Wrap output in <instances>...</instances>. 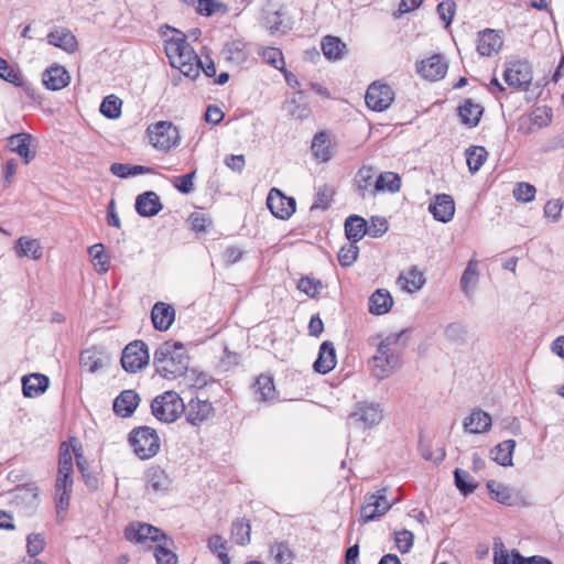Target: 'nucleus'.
Instances as JSON below:
<instances>
[{"label": "nucleus", "mask_w": 564, "mask_h": 564, "mask_svg": "<svg viewBox=\"0 0 564 564\" xmlns=\"http://www.w3.org/2000/svg\"><path fill=\"white\" fill-rule=\"evenodd\" d=\"M171 36L165 40V53L172 67L178 69L184 76L196 79L200 70L207 77L216 75V66L208 56L200 59L191 47L186 35L175 29H172Z\"/></svg>", "instance_id": "obj_1"}, {"label": "nucleus", "mask_w": 564, "mask_h": 564, "mask_svg": "<svg viewBox=\"0 0 564 564\" xmlns=\"http://www.w3.org/2000/svg\"><path fill=\"white\" fill-rule=\"evenodd\" d=\"M404 334L405 330L391 333L379 341L376 354L369 359L370 372L377 380L389 378L402 366Z\"/></svg>", "instance_id": "obj_2"}, {"label": "nucleus", "mask_w": 564, "mask_h": 564, "mask_svg": "<svg viewBox=\"0 0 564 564\" xmlns=\"http://www.w3.org/2000/svg\"><path fill=\"white\" fill-rule=\"evenodd\" d=\"M156 372L169 380L183 376L188 367V355L181 343L165 341L154 352Z\"/></svg>", "instance_id": "obj_3"}, {"label": "nucleus", "mask_w": 564, "mask_h": 564, "mask_svg": "<svg viewBox=\"0 0 564 564\" xmlns=\"http://www.w3.org/2000/svg\"><path fill=\"white\" fill-rule=\"evenodd\" d=\"M129 443L134 454L141 459L155 456L160 449V437L155 430L149 426H140L129 435Z\"/></svg>", "instance_id": "obj_4"}, {"label": "nucleus", "mask_w": 564, "mask_h": 564, "mask_svg": "<svg viewBox=\"0 0 564 564\" xmlns=\"http://www.w3.org/2000/svg\"><path fill=\"white\" fill-rule=\"evenodd\" d=\"M151 410L158 420L172 423L183 413L184 402L175 391H166L152 401Z\"/></svg>", "instance_id": "obj_5"}, {"label": "nucleus", "mask_w": 564, "mask_h": 564, "mask_svg": "<svg viewBox=\"0 0 564 564\" xmlns=\"http://www.w3.org/2000/svg\"><path fill=\"white\" fill-rule=\"evenodd\" d=\"M150 144L162 152H167L178 145L180 133L177 128L170 121H158L147 129Z\"/></svg>", "instance_id": "obj_6"}, {"label": "nucleus", "mask_w": 564, "mask_h": 564, "mask_svg": "<svg viewBox=\"0 0 564 564\" xmlns=\"http://www.w3.org/2000/svg\"><path fill=\"white\" fill-rule=\"evenodd\" d=\"M388 491L389 489L387 487H382L366 497V500L360 508V518L362 522H369L384 516L392 506L397 503L398 499H388Z\"/></svg>", "instance_id": "obj_7"}, {"label": "nucleus", "mask_w": 564, "mask_h": 564, "mask_svg": "<svg viewBox=\"0 0 564 564\" xmlns=\"http://www.w3.org/2000/svg\"><path fill=\"white\" fill-rule=\"evenodd\" d=\"M383 414L379 403L359 402L348 416V424L366 430L378 425Z\"/></svg>", "instance_id": "obj_8"}, {"label": "nucleus", "mask_w": 564, "mask_h": 564, "mask_svg": "<svg viewBox=\"0 0 564 564\" xmlns=\"http://www.w3.org/2000/svg\"><path fill=\"white\" fill-rule=\"evenodd\" d=\"M148 346L142 340H135L126 346L121 356V365L128 372L134 373L149 362Z\"/></svg>", "instance_id": "obj_9"}, {"label": "nucleus", "mask_w": 564, "mask_h": 564, "mask_svg": "<svg viewBox=\"0 0 564 564\" xmlns=\"http://www.w3.org/2000/svg\"><path fill=\"white\" fill-rule=\"evenodd\" d=\"M128 541L148 545L149 542L166 541V535L156 527L143 522H132L124 530Z\"/></svg>", "instance_id": "obj_10"}, {"label": "nucleus", "mask_w": 564, "mask_h": 564, "mask_svg": "<svg viewBox=\"0 0 564 564\" xmlns=\"http://www.w3.org/2000/svg\"><path fill=\"white\" fill-rule=\"evenodd\" d=\"M503 79L512 88L528 90L532 82L531 66L527 62H511L506 66Z\"/></svg>", "instance_id": "obj_11"}, {"label": "nucleus", "mask_w": 564, "mask_h": 564, "mask_svg": "<svg viewBox=\"0 0 564 564\" xmlns=\"http://www.w3.org/2000/svg\"><path fill=\"white\" fill-rule=\"evenodd\" d=\"M394 100V91L389 85L378 82L372 83L365 96L367 106L373 111H383L390 107Z\"/></svg>", "instance_id": "obj_12"}, {"label": "nucleus", "mask_w": 564, "mask_h": 564, "mask_svg": "<svg viewBox=\"0 0 564 564\" xmlns=\"http://www.w3.org/2000/svg\"><path fill=\"white\" fill-rule=\"evenodd\" d=\"M183 413L191 425L199 426L214 415V406L207 399L196 397L192 398L187 404L184 403Z\"/></svg>", "instance_id": "obj_13"}, {"label": "nucleus", "mask_w": 564, "mask_h": 564, "mask_svg": "<svg viewBox=\"0 0 564 564\" xmlns=\"http://www.w3.org/2000/svg\"><path fill=\"white\" fill-rule=\"evenodd\" d=\"M267 206L270 212L280 219H288L295 212L294 198L285 196L278 188L270 189L267 197Z\"/></svg>", "instance_id": "obj_14"}, {"label": "nucleus", "mask_w": 564, "mask_h": 564, "mask_svg": "<svg viewBox=\"0 0 564 564\" xmlns=\"http://www.w3.org/2000/svg\"><path fill=\"white\" fill-rule=\"evenodd\" d=\"M448 65L445 58L440 54H434L426 59L421 61L417 66V73L425 79L436 82L442 79L447 73Z\"/></svg>", "instance_id": "obj_15"}, {"label": "nucleus", "mask_w": 564, "mask_h": 564, "mask_svg": "<svg viewBox=\"0 0 564 564\" xmlns=\"http://www.w3.org/2000/svg\"><path fill=\"white\" fill-rule=\"evenodd\" d=\"M144 479L147 491L156 495L166 494L172 486V479L166 474V471L159 466H152L148 468L144 475Z\"/></svg>", "instance_id": "obj_16"}, {"label": "nucleus", "mask_w": 564, "mask_h": 564, "mask_svg": "<svg viewBox=\"0 0 564 564\" xmlns=\"http://www.w3.org/2000/svg\"><path fill=\"white\" fill-rule=\"evenodd\" d=\"M429 210L441 223H448L455 214V203L451 195L437 194L430 203Z\"/></svg>", "instance_id": "obj_17"}, {"label": "nucleus", "mask_w": 564, "mask_h": 564, "mask_svg": "<svg viewBox=\"0 0 564 564\" xmlns=\"http://www.w3.org/2000/svg\"><path fill=\"white\" fill-rule=\"evenodd\" d=\"M502 37L491 29H486L478 33L477 52L481 56H491L497 54L502 47Z\"/></svg>", "instance_id": "obj_18"}, {"label": "nucleus", "mask_w": 564, "mask_h": 564, "mask_svg": "<svg viewBox=\"0 0 564 564\" xmlns=\"http://www.w3.org/2000/svg\"><path fill=\"white\" fill-rule=\"evenodd\" d=\"M336 364L337 359L334 344L326 340L319 347L318 356L313 368L316 372L325 375L332 371Z\"/></svg>", "instance_id": "obj_19"}, {"label": "nucleus", "mask_w": 564, "mask_h": 564, "mask_svg": "<svg viewBox=\"0 0 564 564\" xmlns=\"http://www.w3.org/2000/svg\"><path fill=\"white\" fill-rule=\"evenodd\" d=\"M162 208L159 195L152 191L140 194L135 199V210L143 217L155 216Z\"/></svg>", "instance_id": "obj_20"}, {"label": "nucleus", "mask_w": 564, "mask_h": 564, "mask_svg": "<svg viewBox=\"0 0 564 564\" xmlns=\"http://www.w3.org/2000/svg\"><path fill=\"white\" fill-rule=\"evenodd\" d=\"M175 318V311L173 306L165 304L163 302H158L154 304L151 312V319L153 326L158 330H167Z\"/></svg>", "instance_id": "obj_21"}, {"label": "nucleus", "mask_w": 564, "mask_h": 564, "mask_svg": "<svg viewBox=\"0 0 564 564\" xmlns=\"http://www.w3.org/2000/svg\"><path fill=\"white\" fill-rule=\"evenodd\" d=\"M47 42L67 53H74L78 43L75 35L65 28H57L47 34Z\"/></svg>", "instance_id": "obj_22"}, {"label": "nucleus", "mask_w": 564, "mask_h": 564, "mask_svg": "<svg viewBox=\"0 0 564 564\" xmlns=\"http://www.w3.org/2000/svg\"><path fill=\"white\" fill-rule=\"evenodd\" d=\"M376 171L371 166H362L356 174L355 185L361 198L367 196H375V178Z\"/></svg>", "instance_id": "obj_23"}, {"label": "nucleus", "mask_w": 564, "mask_h": 564, "mask_svg": "<svg viewBox=\"0 0 564 564\" xmlns=\"http://www.w3.org/2000/svg\"><path fill=\"white\" fill-rule=\"evenodd\" d=\"M42 80L47 89L59 90L69 84L70 76L63 66L56 65L43 73Z\"/></svg>", "instance_id": "obj_24"}, {"label": "nucleus", "mask_w": 564, "mask_h": 564, "mask_svg": "<svg viewBox=\"0 0 564 564\" xmlns=\"http://www.w3.org/2000/svg\"><path fill=\"white\" fill-rule=\"evenodd\" d=\"M140 398L133 390L122 391L113 401V411L121 417L130 416L139 404Z\"/></svg>", "instance_id": "obj_25"}, {"label": "nucleus", "mask_w": 564, "mask_h": 564, "mask_svg": "<svg viewBox=\"0 0 564 564\" xmlns=\"http://www.w3.org/2000/svg\"><path fill=\"white\" fill-rule=\"evenodd\" d=\"M31 140L29 133H17L8 139L9 149L18 153L25 164H29L35 158V152L30 150Z\"/></svg>", "instance_id": "obj_26"}, {"label": "nucleus", "mask_w": 564, "mask_h": 564, "mask_svg": "<svg viewBox=\"0 0 564 564\" xmlns=\"http://www.w3.org/2000/svg\"><path fill=\"white\" fill-rule=\"evenodd\" d=\"M13 250L18 258H30L32 260H39L42 258L43 248L37 239H32L29 237H20L14 246Z\"/></svg>", "instance_id": "obj_27"}, {"label": "nucleus", "mask_w": 564, "mask_h": 564, "mask_svg": "<svg viewBox=\"0 0 564 564\" xmlns=\"http://www.w3.org/2000/svg\"><path fill=\"white\" fill-rule=\"evenodd\" d=\"M398 284L403 291L414 293L423 288L425 284V278L423 272H421L416 267H412L399 275Z\"/></svg>", "instance_id": "obj_28"}, {"label": "nucleus", "mask_w": 564, "mask_h": 564, "mask_svg": "<svg viewBox=\"0 0 564 564\" xmlns=\"http://www.w3.org/2000/svg\"><path fill=\"white\" fill-rule=\"evenodd\" d=\"M368 305L371 314L383 315L391 310L393 299L388 290L378 289L370 295Z\"/></svg>", "instance_id": "obj_29"}, {"label": "nucleus", "mask_w": 564, "mask_h": 564, "mask_svg": "<svg viewBox=\"0 0 564 564\" xmlns=\"http://www.w3.org/2000/svg\"><path fill=\"white\" fill-rule=\"evenodd\" d=\"M48 387V378L41 373H32L22 378L23 394L28 398L37 397Z\"/></svg>", "instance_id": "obj_30"}, {"label": "nucleus", "mask_w": 564, "mask_h": 564, "mask_svg": "<svg viewBox=\"0 0 564 564\" xmlns=\"http://www.w3.org/2000/svg\"><path fill=\"white\" fill-rule=\"evenodd\" d=\"M491 426V416L481 410L473 411L465 420H464V429L469 433H482L489 430Z\"/></svg>", "instance_id": "obj_31"}, {"label": "nucleus", "mask_w": 564, "mask_h": 564, "mask_svg": "<svg viewBox=\"0 0 564 564\" xmlns=\"http://www.w3.org/2000/svg\"><path fill=\"white\" fill-rule=\"evenodd\" d=\"M223 55L226 61L240 65L248 58V45L243 41L235 40L227 43L223 50Z\"/></svg>", "instance_id": "obj_32"}, {"label": "nucleus", "mask_w": 564, "mask_h": 564, "mask_svg": "<svg viewBox=\"0 0 564 564\" xmlns=\"http://www.w3.org/2000/svg\"><path fill=\"white\" fill-rule=\"evenodd\" d=\"M345 234L348 240L356 243L367 234V221L358 215L349 216L345 221Z\"/></svg>", "instance_id": "obj_33"}, {"label": "nucleus", "mask_w": 564, "mask_h": 564, "mask_svg": "<svg viewBox=\"0 0 564 564\" xmlns=\"http://www.w3.org/2000/svg\"><path fill=\"white\" fill-rule=\"evenodd\" d=\"M516 447L513 440H507L496 445L491 451V458L500 466H512V455Z\"/></svg>", "instance_id": "obj_34"}, {"label": "nucleus", "mask_w": 564, "mask_h": 564, "mask_svg": "<svg viewBox=\"0 0 564 564\" xmlns=\"http://www.w3.org/2000/svg\"><path fill=\"white\" fill-rule=\"evenodd\" d=\"M482 111V107L479 104L473 102L470 99L465 100L464 104L458 108L462 122L469 127H475L478 124Z\"/></svg>", "instance_id": "obj_35"}, {"label": "nucleus", "mask_w": 564, "mask_h": 564, "mask_svg": "<svg viewBox=\"0 0 564 564\" xmlns=\"http://www.w3.org/2000/svg\"><path fill=\"white\" fill-rule=\"evenodd\" d=\"M401 187V178L393 172H383L375 181V192L397 193Z\"/></svg>", "instance_id": "obj_36"}, {"label": "nucleus", "mask_w": 564, "mask_h": 564, "mask_svg": "<svg viewBox=\"0 0 564 564\" xmlns=\"http://www.w3.org/2000/svg\"><path fill=\"white\" fill-rule=\"evenodd\" d=\"M346 44L337 36L327 35L322 41V51L327 59L336 61L344 56Z\"/></svg>", "instance_id": "obj_37"}, {"label": "nucleus", "mask_w": 564, "mask_h": 564, "mask_svg": "<svg viewBox=\"0 0 564 564\" xmlns=\"http://www.w3.org/2000/svg\"><path fill=\"white\" fill-rule=\"evenodd\" d=\"M465 155L469 172L475 174L486 162L488 152L484 147L473 145L466 150Z\"/></svg>", "instance_id": "obj_38"}, {"label": "nucleus", "mask_w": 564, "mask_h": 564, "mask_svg": "<svg viewBox=\"0 0 564 564\" xmlns=\"http://www.w3.org/2000/svg\"><path fill=\"white\" fill-rule=\"evenodd\" d=\"M312 152L313 155L319 160L321 162H327L332 158V152L329 149V140L325 132H318L315 134L312 141Z\"/></svg>", "instance_id": "obj_39"}, {"label": "nucleus", "mask_w": 564, "mask_h": 564, "mask_svg": "<svg viewBox=\"0 0 564 564\" xmlns=\"http://www.w3.org/2000/svg\"><path fill=\"white\" fill-rule=\"evenodd\" d=\"M250 524L245 519H236L231 523L230 538L236 544L245 546L250 542Z\"/></svg>", "instance_id": "obj_40"}, {"label": "nucleus", "mask_w": 564, "mask_h": 564, "mask_svg": "<svg viewBox=\"0 0 564 564\" xmlns=\"http://www.w3.org/2000/svg\"><path fill=\"white\" fill-rule=\"evenodd\" d=\"M518 560H522V556L517 550H512L509 553L501 540L495 541L494 564H516Z\"/></svg>", "instance_id": "obj_41"}, {"label": "nucleus", "mask_w": 564, "mask_h": 564, "mask_svg": "<svg viewBox=\"0 0 564 564\" xmlns=\"http://www.w3.org/2000/svg\"><path fill=\"white\" fill-rule=\"evenodd\" d=\"M88 253L91 257V262L95 270L99 274H104L109 270V258L105 252L102 243H95L88 248Z\"/></svg>", "instance_id": "obj_42"}, {"label": "nucleus", "mask_w": 564, "mask_h": 564, "mask_svg": "<svg viewBox=\"0 0 564 564\" xmlns=\"http://www.w3.org/2000/svg\"><path fill=\"white\" fill-rule=\"evenodd\" d=\"M487 488L492 499L499 503L510 506L512 503V491L507 485L497 482L496 480L487 481Z\"/></svg>", "instance_id": "obj_43"}, {"label": "nucleus", "mask_w": 564, "mask_h": 564, "mask_svg": "<svg viewBox=\"0 0 564 564\" xmlns=\"http://www.w3.org/2000/svg\"><path fill=\"white\" fill-rule=\"evenodd\" d=\"M478 281V262L477 260H469L463 275L460 278V286L466 295H469L470 290Z\"/></svg>", "instance_id": "obj_44"}, {"label": "nucleus", "mask_w": 564, "mask_h": 564, "mask_svg": "<svg viewBox=\"0 0 564 564\" xmlns=\"http://www.w3.org/2000/svg\"><path fill=\"white\" fill-rule=\"evenodd\" d=\"M254 393L260 401H269L275 397L274 382L271 377L260 376L254 384Z\"/></svg>", "instance_id": "obj_45"}, {"label": "nucleus", "mask_w": 564, "mask_h": 564, "mask_svg": "<svg viewBox=\"0 0 564 564\" xmlns=\"http://www.w3.org/2000/svg\"><path fill=\"white\" fill-rule=\"evenodd\" d=\"M121 106L122 101L120 98L109 95L104 98L100 105V112L109 119H117L121 115Z\"/></svg>", "instance_id": "obj_46"}, {"label": "nucleus", "mask_w": 564, "mask_h": 564, "mask_svg": "<svg viewBox=\"0 0 564 564\" xmlns=\"http://www.w3.org/2000/svg\"><path fill=\"white\" fill-rule=\"evenodd\" d=\"M454 478L456 487L464 495L471 494L477 488L475 479L464 469L456 468Z\"/></svg>", "instance_id": "obj_47"}, {"label": "nucleus", "mask_w": 564, "mask_h": 564, "mask_svg": "<svg viewBox=\"0 0 564 564\" xmlns=\"http://www.w3.org/2000/svg\"><path fill=\"white\" fill-rule=\"evenodd\" d=\"M167 541L156 542L154 557L158 564H177V555L167 547Z\"/></svg>", "instance_id": "obj_48"}, {"label": "nucleus", "mask_w": 564, "mask_h": 564, "mask_svg": "<svg viewBox=\"0 0 564 564\" xmlns=\"http://www.w3.org/2000/svg\"><path fill=\"white\" fill-rule=\"evenodd\" d=\"M208 547L213 553H216L223 564H229L230 560L226 553L227 541L219 534H213L208 539Z\"/></svg>", "instance_id": "obj_49"}, {"label": "nucleus", "mask_w": 564, "mask_h": 564, "mask_svg": "<svg viewBox=\"0 0 564 564\" xmlns=\"http://www.w3.org/2000/svg\"><path fill=\"white\" fill-rule=\"evenodd\" d=\"M0 77L15 86L23 84L20 70L11 66L4 58L0 57Z\"/></svg>", "instance_id": "obj_50"}, {"label": "nucleus", "mask_w": 564, "mask_h": 564, "mask_svg": "<svg viewBox=\"0 0 564 564\" xmlns=\"http://www.w3.org/2000/svg\"><path fill=\"white\" fill-rule=\"evenodd\" d=\"M45 547V539L41 533H31L26 538V552L30 558H35Z\"/></svg>", "instance_id": "obj_51"}, {"label": "nucleus", "mask_w": 564, "mask_h": 564, "mask_svg": "<svg viewBox=\"0 0 564 564\" xmlns=\"http://www.w3.org/2000/svg\"><path fill=\"white\" fill-rule=\"evenodd\" d=\"M63 444L59 452L57 476H72L73 474V457L67 447L64 448Z\"/></svg>", "instance_id": "obj_52"}, {"label": "nucleus", "mask_w": 564, "mask_h": 564, "mask_svg": "<svg viewBox=\"0 0 564 564\" xmlns=\"http://www.w3.org/2000/svg\"><path fill=\"white\" fill-rule=\"evenodd\" d=\"M359 249L356 243L351 242L340 248L338 252V261L343 267L351 265L358 257Z\"/></svg>", "instance_id": "obj_53"}, {"label": "nucleus", "mask_w": 564, "mask_h": 564, "mask_svg": "<svg viewBox=\"0 0 564 564\" xmlns=\"http://www.w3.org/2000/svg\"><path fill=\"white\" fill-rule=\"evenodd\" d=\"M536 189L529 183H518L513 189V196L518 202L529 203L534 199Z\"/></svg>", "instance_id": "obj_54"}, {"label": "nucleus", "mask_w": 564, "mask_h": 564, "mask_svg": "<svg viewBox=\"0 0 564 564\" xmlns=\"http://www.w3.org/2000/svg\"><path fill=\"white\" fill-rule=\"evenodd\" d=\"M388 228L389 226L386 218L373 216L370 218V224H367V234L372 238H378L384 235Z\"/></svg>", "instance_id": "obj_55"}, {"label": "nucleus", "mask_w": 564, "mask_h": 564, "mask_svg": "<svg viewBox=\"0 0 564 564\" xmlns=\"http://www.w3.org/2000/svg\"><path fill=\"white\" fill-rule=\"evenodd\" d=\"M80 362L89 372H96L102 367L101 359L93 350H85L80 355Z\"/></svg>", "instance_id": "obj_56"}, {"label": "nucleus", "mask_w": 564, "mask_h": 564, "mask_svg": "<svg viewBox=\"0 0 564 564\" xmlns=\"http://www.w3.org/2000/svg\"><path fill=\"white\" fill-rule=\"evenodd\" d=\"M261 56L269 65L282 69L284 65L282 52L275 47H267L261 52Z\"/></svg>", "instance_id": "obj_57"}, {"label": "nucleus", "mask_w": 564, "mask_h": 564, "mask_svg": "<svg viewBox=\"0 0 564 564\" xmlns=\"http://www.w3.org/2000/svg\"><path fill=\"white\" fill-rule=\"evenodd\" d=\"M72 490L55 489V506L57 517L63 519L62 514L65 513L69 507Z\"/></svg>", "instance_id": "obj_58"}, {"label": "nucleus", "mask_w": 564, "mask_h": 564, "mask_svg": "<svg viewBox=\"0 0 564 564\" xmlns=\"http://www.w3.org/2000/svg\"><path fill=\"white\" fill-rule=\"evenodd\" d=\"M456 4L451 0H444L437 6V13L440 18L445 22V26H449L455 14Z\"/></svg>", "instance_id": "obj_59"}, {"label": "nucleus", "mask_w": 564, "mask_h": 564, "mask_svg": "<svg viewBox=\"0 0 564 564\" xmlns=\"http://www.w3.org/2000/svg\"><path fill=\"white\" fill-rule=\"evenodd\" d=\"M414 535L408 530H402L395 533V546L401 553H406L413 545Z\"/></svg>", "instance_id": "obj_60"}, {"label": "nucleus", "mask_w": 564, "mask_h": 564, "mask_svg": "<svg viewBox=\"0 0 564 564\" xmlns=\"http://www.w3.org/2000/svg\"><path fill=\"white\" fill-rule=\"evenodd\" d=\"M297 289L311 297H315L322 289V283L310 278H302L297 283Z\"/></svg>", "instance_id": "obj_61"}, {"label": "nucleus", "mask_w": 564, "mask_h": 564, "mask_svg": "<svg viewBox=\"0 0 564 564\" xmlns=\"http://www.w3.org/2000/svg\"><path fill=\"white\" fill-rule=\"evenodd\" d=\"M196 172L193 171L188 174L177 176L174 180V186L177 188L178 192L182 194H189L194 191V184L193 180L195 177Z\"/></svg>", "instance_id": "obj_62"}, {"label": "nucleus", "mask_w": 564, "mask_h": 564, "mask_svg": "<svg viewBox=\"0 0 564 564\" xmlns=\"http://www.w3.org/2000/svg\"><path fill=\"white\" fill-rule=\"evenodd\" d=\"M188 220L191 223L192 229L197 232L205 231L206 228L210 225V219L206 217L205 214L199 212L192 213Z\"/></svg>", "instance_id": "obj_63"}, {"label": "nucleus", "mask_w": 564, "mask_h": 564, "mask_svg": "<svg viewBox=\"0 0 564 564\" xmlns=\"http://www.w3.org/2000/svg\"><path fill=\"white\" fill-rule=\"evenodd\" d=\"M270 552L278 563L288 562L292 558V552L284 543H275L271 546Z\"/></svg>", "instance_id": "obj_64"}]
</instances>
